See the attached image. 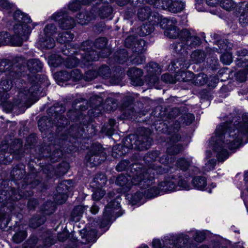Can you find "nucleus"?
<instances>
[{
  "instance_id": "obj_3",
  "label": "nucleus",
  "mask_w": 248,
  "mask_h": 248,
  "mask_svg": "<svg viewBox=\"0 0 248 248\" xmlns=\"http://www.w3.org/2000/svg\"><path fill=\"white\" fill-rule=\"evenodd\" d=\"M14 19L17 22L14 26V34L11 37L7 32H1L0 46L9 44L16 46H21L23 42L28 39L32 30L36 25L32 22L30 16L20 11L15 12Z\"/></svg>"
},
{
  "instance_id": "obj_8",
  "label": "nucleus",
  "mask_w": 248,
  "mask_h": 248,
  "mask_svg": "<svg viewBox=\"0 0 248 248\" xmlns=\"http://www.w3.org/2000/svg\"><path fill=\"white\" fill-rule=\"evenodd\" d=\"M180 42H175L171 45V48L178 54L183 55L187 54V49L199 46L201 43L200 38L188 30L185 29L182 30L180 34Z\"/></svg>"
},
{
  "instance_id": "obj_28",
  "label": "nucleus",
  "mask_w": 248,
  "mask_h": 248,
  "mask_svg": "<svg viewBox=\"0 0 248 248\" xmlns=\"http://www.w3.org/2000/svg\"><path fill=\"white\" fill-rule=\"evenodd\" d=\"M94 18L92 14L88 12H83L79 13L77 16V22L81 25L87 24L92 19Z\"/></svg>"
},
{
  "instance_id": "obj_62",
  "label": "nucleus",
  "mask_w": 248,
  "mask_h": 248,
  "mask_svg": "<svg viewBox=\"0 0 248 248\" xmlns=\"http://www.w3.org/2000/svg\"><path fill=\"white\" fill-rule=\"evenodd\" d=\"M236 55L239 58H237L236 62L239 59L243 58L244 61H248V50L246 49H241L236 51Z\"/></svg>"
},
{
  "instance_id": "obj_19",
  "label": "nucleus",
  "mask_w": 248,
  "mask_h": 248,
  "mask_svg": "<svg viewBox=\"0 0 248 248\" xmlns=\"http://www.w3.org/2000/svg\"><path fill=\"white\" fill-rule=\"evenodd\" d=\"M180 139L181 136L178 133H175L170 137L167 149V153L170 155L173 156L183 151V145L180 143H177Z\"/></svg>"
},
{
  "instance_id": "obj_4",
  "label": "nucleus",
  "mask_w": 248,
  "mask_h": 248,
  "mask_svg": "<svg viewBox=\"0 0 248 248\" xmlns=\"http://www.w3.org/2000/svg\"><path fill=\"white\" fill-rule=\"evenodd\" d=\"M140 132L141 134L140 135L131 134L126 137L124 144L118 146L117 149H118V152H115L113 148L112 156L118 157L124 155L128 153L130 149H132L139 150L149 149L152 142V139L149 137L150 131L148 129L141 128Z\"/></svg>"
},
{
  "instance_id": "obj_43",
  "label": "nucleus",
  "mask_w": 248,
  "mask_h": 248,
  "mask_svg": "<svg viewBox=\"0 0 248 248\" xmlns=\"http://www.w3.org/2000/svg\"><path fill=\"white\" fill-rule=\"evenodd\" d=\"M190 164V161L185 158L178 159L176 163L177 167L184 171H186L188 169Z\"/></svg>"
},
{
  "instance_id": "obj_54",
  "label": "nucleus",
  "mask_w": 248,
  "mask_h": 248,
  "mask_svg": "<svg viewBox=\"0 0 248 248\" xmlns=\"http://www.w3.org/2000/svg\"><path fill=\"white\" fill-rule=\"evenodd\" d=\"M172 170H174V169H173L172 166H169V168H162V167H157L155 170H156V174H162L163 173L170 172V174H174L175 172L180 173V170H178V172H177V170L173 171Z\"/></svg>"
},
{
  "instance_id": "obj_35",
  "label": "nucleus",
  "mask_w": 248,
  "mask_h": 248,
  "mask_svg": "<svg viewBox=\"0 0 248 248\" xmlns=\"http://www.w3.org/2000/svg\"><path fill=\"white\" fill-rule=\"evenodd\" d=\"M112 13V8L108 3L104 4L101 6L99 11L98 14L101 18H105L109 17Z\"/></svg>"
},
{
  "instance_id": "obj_45",
  "label": "nucleus",
  "mask_w": 248,
  "mask_h": 248,
  "mask_svg": "<svg viewBox=\"0 0 248 248\" xmlns=\"http://www.w3.org/2000/svg\"><path fill=\"white\" fill-rule=\"evenodd\" d=\"M97 73H98V76L99 75L104 78L110 77L111 75L109 67L106 65H103L101 66Z\"/></svg>"
},
{
  "instance_id": "obj_6",
  "label": "nucleus",
  "mask_w": 248,
  "mask_h": 248,
  "mask_svg": "<svg viewBox=\"0 0 248 248\" xmlns=\"http://www.w3.org/2000/svg\"><path fill=\"white\" fill-rule=\"evenodd\" d=\"M107 39L105 37L97 39L94 46L100 51L97 52L93 49V43L90 41H86L82 43L81 47L80 55L82 56L83 62L96 61L99 57L105 58L111 53L110 49L107 46Z\"/></svg>"
},
{
  "instance_id": "obj_11",
  "label": "nucleus",
  "mask_w": 248,
  "mask_h": 248,
  "mask_svg": "<svg viewBox=\"0 0 248 248\" xmlns=\"http://www.w3.org/2000/svg\"><path fill=\"white\" fill-rule=\"evenodd\" d=\"M120 196L118 195L116 196L114 200L111 201L105 207L103 213V218L99 223L101 228H104L108 224L112 214L115 210L120 208Z\"/></svg>"
},
{
  "instance_id": "obj_52",
  "label": "nucleus",
  "mask_w": 248,
  "mask_h": 248,
  "mask_svg": "<svg viewBox=\"0 0 248 248\" xmlns=\"http://www.w3.org/2000/svg\"><path fill=\"white\" fill-rule=\"evenodd\" d=\"M57 28L53 24H47L44 29V33L46 36L53 35L56 32Z\"/></svg>"
},
{
  "instance_id": "obj_23",
  "label": "nucleus",
  "mask_w": 248,
  "mask_h": 248,
  "mask_svg": "<svg viewBox=\"0 0 248 248\" xmlns=\"http://www.w3.org/2000/svg\"><path fill=\"white\" fill-rule=\"evenodd\" d=\"M83 100H84L83 98H80L77 99L74 101L72 104V107L73 108L75 109V110H71L67 112V116L71 120L74 121L77 118L79 114V111L78 109H79L80 111H84L88 108L87 106L81 105L78 106V108H77V104L78 103L82 102Z\"/></svg>"
},
{
  "instance_id": "obj_58",
  "label": "nucleus",
  "mask_w": 248,
  "mask_h": 248,
  "mask_svg": "<svg viewBox=\"0 0 248 248\" xmlns=\"http://www.w3.org/2000/svg\"><path fill=\"white\" fill-rule=\"evenodd\" d=\"M68 169V165L67 163H63L60 165L57 170H55L57 176L63 175L66 173Z\"/></svg>"
},
{
  "instance_id": "obj_56",
  "label": "nucleus",
  "mask_w": 248,
  "mask_h": 248,
  "mask_svg": "<svg viewBox=\"0 0 248 248\" xmlns=\"http://www.w3.org/2000/svg\"><path fill=\"white\" fill-rule=\"evenodd\" d=\"M156 4V8L162 9H168L170 11V7L171 0H160Z\"/></svg>"
},
{
  "instance_id": "obj_41",
  "label": "nucleus",
  "mask_w": 248,
  "mask_h": 248,
  "mask_svg": "<svg viewBox=\"0 0 248 248\" xmlns=\"http://www.w3.org/2000/svg\"><path fill=\"white\" fill-rule=\"evenodd\" d=\"M154 31V27L150 24H143L140 28L139 32L140 36H146L150 34Z\"/></svg>"
},
{
  "instance_id": "obj_39",
  "label": "nucleus",
  "mask_w": 248,
  "mask_h": 248,
  "mask_svg": "<svg viewBox=\"0 0 248 248\" xmlns=\"http://www.w3.org/2000/svg\"><path fill=\"white\" fill-rule=\"evenodd\" d=\"M27 236V233L25 230H21L16 232L13 236L12 240L15 243L19 244L23 241Z\"/></svg>"
},
{
  "instance_id": "obj_10",
  "label": "nucleus",
  "mask_w": 248,
  "mask_h": 248,
  "mask_svg": "<svg viewBox=\"0 0 248 248\" xmlns=\"http://www.w3.org/2000/svg\"><path fill=\"white\" fill-rule=\"evenodd\" d=\"M177 23L176 19L174 17L164 18L161 20L160 26L162 29H165L164 33L165 36L171 39L180 38L182 30L180 31L176 27Z\"/></svg>"
},
{
  "instance_id": "obj_37",
  "label": "nucleus",
  "mask_w": 248,
  "mask_h": 248,
  "mask_svg": "<svg viewBox=\"0 0 248 248\" xmlns=\"http://www.w3.org/2000/svg\"><path fill=\"white\" fill-rule=\"evenodd\" d=\"M147 47V44L144 40L138 39L136 40V43L133 48V51L142 53L146 50Z\"/></svg>"
},
{
  "instance_id": "obj_38",
  "label": "nucleus",
  "mask_w": 248,
  "mask_h": 248,
  "mask_svg": "<svg viewBox=\"0 0 248 248\" xmlns=\"http://www.w3.org/2000/svg\"><path fill=\"white\" fill-rule=\"evenodd\" d=\"M41 46L46 49H51L54 47L55 43L54 39L50 36H46L45 38L40 40Z\"/></svg>"
},
{
  "instance_id": "obj_5",
  "label": "nucleus",
  "mask_w": 248,
  "mask_h": 248,
  "mask_svg": "<svg viewBox=\"0 0 248 248\" xmlns=\"http://www.w3.org/2000/svg\"><path fill=\"white\" fill-rule=\"evenodd\" d=\"M34 175L29 174L24 178L23 181L26 183L22 184L23 190L14 189L11 188L10 190H0V202L3 203L4 206L7 207L10 210L15 207L13 202L24 198H27L33 195V192L31 190H24L26 186H29L30 188H33L37 186L39 182L37 180H32Z\"/></svg>"
},
{
  "instance_id": "obj_44",
  "label": "nucleus",
  "mask_w": 248,
  "mask_h": 248,
  "mask_svg": "<svg viewBox=\"0 0 248 248\" xmlns=\"http://www.w3.org/2000/svg\"><path fill=\"white\" fill-rule=\"evenodd\" d=\"M239 22L243 26L248 25V3H245L244 11L239 17Z\"/></svg>"
},
{
  "instance_id": "obj_53",
  "label": "nucleus",
  "mask_w": 248,
  "mask_h": 248,
  "mask_svg": "<svg viewBox=\"0 0 248 248\" xmlns=\"http://www.w3.org/2000/svg\"><path fill=\"white\" fill-rule=\"evenodd\" d=\"M12 66L11 62L7 59L0 60V72L10 71Z\"/></svg>"
},
{
  "instance_id": "obj_55",
  "label": "nucleus",
  "mask_w": 248,
  "mask_h": 248,
  "mask_svg": "<svg viewBox=\"0 0 248 248\" xmlns=\"http://www.w3.org/2000/svg\"><path fill=\"white\" fill-rule=\"evenodd\" d=\"M195 117L191 113H186L183 115L181 118V121L186 125H189L194 120Z\"/></svg>"
},
{
  "instance_id": "obj_7",
  "label": "nucleus",
  "mask_w": 248,
  "mask_h": 248,
  "mask_svg": "<svg viewBox=\"0 0 248 248\" xmlns=\"http://www.w3.org/2000/svg\"><path fill=\"white\" fill-rule=\"evenodd\" d=\"M135 173L132 171L133 174L127 176L120 175L116 179V184L121 186V191L125 193L130 190L133 186H137L139 187H145L149 186L153 182L152 178L145 180V176L141 173V171L135 170ZM152 176L151 178H152Z\"/></svg>"
},
{
  "instance_id": "obj_1",
  "label": "nucleus",
  "mask_w": 248,
  "mask_h": 248,
  "mask_svg": "<svg viewBox=\"0 0 248 248\" xmlns=\"http://www.w3.org/2000/svg\"><path fill=\"white\" fill-rule=\"evenodd\" d=\"M222 120L224 122L216 129L217 139L214 146L217 159L221 162L229 156L228 149L238 147L245 138L248 141V113H243L242 119L231 114L222 118Z\"/></svg>"
},
{
  "instance_id": "obj_21",
  "label": "nucleus",
  "mask_w": 248,
  "mask_h": 248,
  "mask_svg": "<svg viewBox=\"0 0 248 248\" xmlns=\"http://www.w3.org/2000/svg\"><path fill=\"white\" fill-rule=\"evenodd\" d=\"M127 74L129 77L131 84L134 86H142L144 84V81L141 77L143 72L141 69L132 67L128 69Z\"/></svg>"
},
{
  "instance_id": "obj_31",
  "label": "nucleus",
  "mask_w": 248,
  "mask_h": 248,
  "mask_svg": "<svg viewBox=\"0 0 248 248\" xmlns=\"http://www.w3.org/2000/svg\"><path fill=\"white\" fill-rule=\"evenodd\" d=\"M88 206L78 205L75 207L71 213V217L74 221H77L79 220L84 212L87 209Z\"/></svg>"
},
{
  "instance_id": "obj_51",
  "label": "nucleus",
  "mask_w": 248,
  "mask_h": 248,
  "mask_svg": "<svg viewBox=\"0 0 248 248\" xmlns=\"http://www.w3.org/2000/svg\"><path fill=\"white\" fill-rule=\"evenodd\" d=\"M70 74V81L73 82H77L79 81L83 77L82 74L80 71L77 69H74L71 72H69Z\"/></svg>"
},
{
  "instance_id": "obj_13",
  "label": "nucleus",
  "mask_w": 248,
  "mask_h": 248,
  "mask_svg": "<svg viewBox=\"0 0 248 248\" xmlns=\"http://www.w3.org/2000/svg\"><path fill=\"white\" fill-rule=\"evenodd\" d=\"M72 185L73 182L71 180H64L59 183L56 189L57 193L54 196L55 202L57 204H62L66 202L68 197L67 192Z\"/></svg>"
},
{
  "instance_id": "obj_24",
  "label": "nucleus",
  "mask_w": 248,
  "mask_h": 248,
  "mask_svg": "<svg viewBox=\"0 0 248 248\" xmlns=\"http://www.w3.org/2000/svg\"><path fill=\"white\" fill-rule=\"evenodd\" d=\"M27 64L29 70L32 73L41 71L43 66L42 62L37 59L29 60Z\"/></svg>"
},
{
  "instance_id": "obj_15",
  "label": "nucleus",
  "mask_w": 248,
  "mask_h": 248,
  "mask_svg": "<svg viewBox=\"0 0 248 248\" xmlns=\"http://www.w3.org/2000/svg\"><path fill=\"white\" fill-rule=\"evenodd\" d=\"M189 236L185 234L173 235L171 239H165L164 247L170 248L171 246H175L178 248H186L188 244Z\"/></svg>"
},
{
  "instance_id": "obj_36",
  "label": "nucleus",
  "mask_w": 248,
  "mask_h": 248,
  "mask_svg": "<svg viewBox=\"0 0 248 248\" xmlns=\"http://www.w3.org/2000/svg\"><path fill=\"white\" fill-rule=\"evenodd\" d=\"M46 220L45 216L34 217L31 219L29 222V226L31 228L35 229L44 224Z\"/></svg>"
},
{
  "instance_id": "obj_34",
  "label": "nucleus",
  "mask_w": 248,
  "mask_h": 248,
  "mask_svg": "<svg viewBox=\"0 0 248 248\" xmlns=\"http://www.w3.org/2000/svg\"><path fill=\"white\" fill-rule=\"evenodd\" d=\"M74 35L70 31H64L59 34L57 41L61 44L68 43L73 40Z\"/></svg>"
},
{
  "instance_id": "obj_33",
  "label": "nucleus",
  "mask_w": 248,
  "mask_h": 248,
  "mask_svg": "<svg viewBox=\"0 0 248 248\" xmlns=\"http://www.w3.org/2000/svg\"><path fill=\"white\" fill-rule=\"evenodd\" d=\"M170 7V12L172 13H178L182 11L185 8V3L179 0H171Z\"/></svg>"
},
{
  "instance_id": "obj_12",
  "label": "nucleus",
  "mask_w": 248,
  "mask_h": 248,
  "mask_svg": "<svg viewBox=\"0 0 248 248\" xmlns=\"http://www.w3.org/2000/svg\"><path fill=\"white\" fill-rule=\"evenodd\" d=\"M154 170H155L154 168H152V167L147 170V173H149V175H144L145 180L147 179H149V178H151V176L153 180L152 183L149 186L145 187H140V189H145L144 190V197L146 198L151 199L154 198L155 197L159 195L162 194L164 192L160 188L159 184L157 186H152V185L154 183V178H155V172H152Z\"/></svg>"
},
{
  "instance_id": "obj_16",
  "label": "nucleus",
  "mask_w": 248,
  "mask_h": 248,
  "mask_svg": "<svg viewBox=\"0 0 248 248\" xmlns=\"http://www.w3.org/2000/svg\"><path fill=\"white\" fill-rule=\"evenodd\" d=\"M145 69L147 72L146 80L152 84L157 83L158 80V76L161 73L160 66L157 63L151 62L146 66Z\"/></svg>"
},
{
  "instance_id": "obj_27",
  "label": "nucleus",
  "mask_w": 248,
  "mask_h": 248,
  "mask_svg": "<svg viewBox=\"0 0 248 248\" xmlns=\"http://www.w3.org/2000/svg\"><path fill=\"white\" fill-rule=\"evenodd\" d=\"M206 57L205 52L201 50H195L190 56L191 61L195 63L203 62L205 61Z\"/></svg>"
},
{
  "instance_id": "obj_63",
  "label": "nucleus",
  "mask_w": 248,
  "mask_h": 248,
  "mask_svg": "<svg viewBox=\"0 0 248 248\" xmlns=\"http://www.w3.org/2000/svg\"><path fill=\"white\" fill-rule=\"evenodd\" d=\"M105 194V190L102 189H97L93 192L92 198L94 201H99L104 196Z\"/></svg>"
},
{
  "instance_id": "obj_48",
  "label": "nucleus",
  "mask_w": 248,
  "mask_h": 248,
  "mask_svg": "<svg viewBox=\"0 0 248 248\" xmlns=\"http://www.w3.org/2000/svg\"><path fill=\"white\" fill-rule=\"evenodd\" d=\"M57 80L60 82L70 81V74L67 71H61L56 74Z\"/></svg>"
},
{
  "instance_id": "obj_40",
  "label": "nucleus",
  "mask_w": 248,
  "mask_h": 248,
  "mask_svg": "<svg viewBox=\"0 0 248 248\" xmlns=\"http://www.w3.org/2000/svg\"><path fill=\"white\" fill-rule=\"evenodd\" d=\"M96 235L97 232L95 230H90L87 232V234L82 236V238L83 239H85V241L82 242V243H88L95 242Z\"/></svg>"
},
{
  "instance_id": "obj_30",
  "label": "nucleus",
  "mask_w": 248,
  "mask_h": 248,
  "mask_svg": "<svg viewBox=\"0 0 248 248\" xmlns=\"http://www.w3.org/2000/svg\"><path fill=\"white\" fill-rule=\"evenodd\" d=\"M192 184L195 188L203 190L207 185L206 179L203 176L195 177L192 181Z\"/></svg>"
},
{
  "instance_id": "obj_49",
  "label": "nucleus",
  "mask_w": 248,
  "mask_h": 248,
  "mask_svg": "<svg viewBox=\"0 0 248 248\" xmlns=\"http://www.w3.org/2000/svg\"><path fill=\"white\" fill-rule=\"evenodd\" d=\"M219 5L224 9L230 11L234 8V3L232 0H220Z\"/></svg>"
},
{
  "instance_id": "obj_29",
  "label": "nucleus",
  "mask_w": 248,
  "mask_h": 248,
  "mask_svg": "<svg viewBox=\"0 0 248 248\" xmlns=\"http://www.w3.org/2000/svg\"><path fill=\"white\" fill-rule=\"evenodd\" d=\"M50 149L55 148V150L52 153H49L48 155H46V156H48L50 158V160L55 162L57 161L61 157H62L63 155V150H64V147H62L63 150L54 147V145H50L48 147Z\"/></svg>"
},
{
  "instance_id": "obj_59",
  "label": "nucleus",
  "mask_w": 248,
  "mask_h": 248,
  "mask_svg": "<svg viewBox=\"0 0 248 248\" xmlns=\"http://www.w3.org/2000/svg\"><path fill=\"white\" fill-rule=\"evenodd\" d=\"M171 66L174 70H175L176 68L187 69L189 66V64L188 62L186 63L185 62H184V63H183L182 60H177L176 62H172Z\"/></svg>"
},
{
  "instance_id": "obj_25",
  "label": "nucleus",
  "mask_w": 248,
  "mask_h": 248,
  "mask_svg": "<svg viewBox=\"0 0 248 248\" xmlns=\"http://www.w3.org/2000/svg\"><path fill=\"white\" fill-rule=\"evenodd\" d=\"M79 51V53L78 54V56H79L80 58L77 57H68L66 59V60L63 62L64 65L65 67L69 68H72L77 66L79 63L80 59H81V62L83 63L85 65H88L89 64L87 63L89 62H83L81 57L82 56L80 55V52H83V51H80V50Z\"/></svg>"
},
{
  "instance_id": "obj_17",
  "label": "nucleus",
  "mask_w": 248,
  "mask_h": 248,
  "mask_svg": "<svg viewBox=\"0 0 248 248\" xmlns=\"http://www.w3.org/2000/svg\"><path fill=\"white\" fill-rule=\"evenodd\" d=\"M53 19L59 22V26L62 29H70L75 25L74 19L63 12H60L53 15Z\"/></svg>"
},
{
  "instance_id": "obj_14",
  "label": "nucleus",
  "mask_w": 248,
  "mask_h": 248,
  "mask_svg": "<svg viewBox=\"0 0 248 248\" xmlns=\"http://www.w3.org/2000/svg\"><path fill=\"white\" fill-rule=\"evenodd\" d=\"M101 155H103V151L101 145L96 144H93L91 150L86 156V160L90 163L92 167L98 165L105 158L103 155V158L101 159Z\"/></svg>"
},
{
  "instance_id": "obj_26",
  "label": "nucleus",
  "mask_w": 248,
  "mask_h": 248,
  "mask_svg": "<svg viewBox=\"0 0 248 248\" xmlns=\"http://www.w3.org/2000/svg\"><path fill=\"white\" fill-rule=\"evenodd\" d=\"M25 173V166L23 164L16 166L11 172V176L14 181L21 180Z\"/></svg>"
},
{
  "instance_id": "obj_46",
  "label": "nucleus",
  "mask_w": 248,
  "mask_h": 248,
  "mask_svg": "<svg viewBox=\"0 0 248 248\" xmlns=\"http://www.w3.org/2000/svg\"><path fill=\"white\" fill-rule=\"evenodd\" d=\"M116 56L118 57L117 58V62L119 63L122 64L127 61L128 55L125 50L122 49L119 52H117Z\"/></svg>"
},
{
  "instance_id": "obj_50",
  "label": "nucleus",
  "mask_w": 248,
  "mask_h": 248,
  "mask_svg": "<svg viewBox=\"0 0 248 248\" xmlns=\"http://www.w3.org/2000/svg\"><path fill=\"white\" fill-rule=\"evenodd\" d=\"M174 157L170 155L166 152V154L163 155L161 157H160L159 159V162L163 164L166 165H169L167 168H169V166H171L170 164L173 161Z\"/></svg>"
},
{
  "instance_id": "obj_42",
  "label": "nucleus",
  "mask_w": 248,
  "mask_h": 248,
  "mask_svg": "<svg viewBox=\"0 0 248 248\" xmlns=\"http://www.w3.org/2000/svg\"><path fill=\"white\" fill-rule=\"evenodd\" d=\"M133 52V57L134 58L131 59L132 64L139 65L145 62V58L142 53L136 51Z\"/></svg>"
},
{
  "instance_id": "obj_60",
  "label": "nucleus",
  "mask_w": 248,
  "mask_h": 248,
  "mask_svg": "<svg viewBox=\"0 0 248 248\" xmlns=\"http://www.w3.org/2000/svg\"><path fill=\"white\" fill-rule=\"evenodd\" d=\"M98 76V73L95 70H89L87 71L83 77L86 81H91L95 78Z\"/></svg>"
},
{
  "instance_id": "obj_2",
  "label": "nucleus",
  "mask_w": 248,
  "mask_h": 248,
  "mask_svg": "<svg viewBox=\"0 0 248 248\" xmlns=\"http://www.w3.org/2000/svg\"><path fill=\"white\" fill-rule=\"evenodd\" d=\"M19 74L14 71H9L5 77H2L0 82V92L10 91L13 86V82H14L16 87L19 89L17 96L14 99V103L16 106H23L32 97L35 96L40 91L41 88L40 84L37 83H31V85L28 89L27 83L23 79L19 78Z\"/></svg>"
},
{
  "instance_id": "obj_61",
  "label": "nucleus",
  "mask_w": 248,
  "mask_h": 248,
  "mask_svg": "<svg viewBox=\"0 0 248 248\" xmlns=\"http://www.w3.org/2000/svg\"><path fill=\"white\" fill-rule=\"evenodd\" d=\"M220 61L225 64H230L232 61V54L229 53L223 54L220 57Z\"/></svg>"
},
{
  "instance_id": "obj_22",
  "label": "nucleus",
  "mask_w": 248,
  "mask_h": 248,
  "mask_svg": "<svg viewBox=\"0 0 248 248\" xmlns=\"http://www.w3.org/2000/svg\"><path fill=\"white\" fill-rule=\"evenodd\" d=\"M159 154L157 151H152L148 153L144 157V159L145 161L148 162V163L151 162L149 165V167L147 169H143L141 170H138L139 171H141V173L144 175H149V173H147V170L150 168H154L156 169L157 167H160V166H156L154 163H152V162L155 161L157 158ZM155 172V174H156V170H154L152 172Z\"/></svg>"
},
{
  "instance_id": "obj_64",
  "label": "nucleus",
  "mask_w": 248,
  "mask_h": 248,
  "mask_svg": "<svg viewBox=\"0 0 248 248\" xmlns=\"http://www.w3.org/2000/svg\"><path fill=\"white\" fill-rule=\"evenodd\" d=\"M137 39H136V38L134 36H128L125 40V46L128 48H132V49H133V48L135 46V44L136 43Z\"/></svg>"
},
{
  "instance_id": "obj_20",
  "label": "nucleus",
  "mask_w": 248,
  "mask_h": 248,
  "mask_svg": "<svg viewBox=\"0 0 248 248\" xmlns=\"http://www.w3.org/2000/svg\"><path fill=\"white\" fill-rule=\"evenodd\" d=\"M50 110L54 111L53 123L57 127H64L68 124L67 119L62 114L65 111V108L62 106H54Z\"/></svg>"
},
{
  "instance_id": "obj_47",
  "label": "nucleus",
  "mask_w": 248,
  "mask_h": 248,
  "mask_svg": "<svg viewBox=\"0 0 248 248\" xmlns=\"http://www.w3.org/2000/svg\"><path fill=\"white\" fill-rule=\"evenodd\" d=\"M42 211L46 215H50L54 212L55 208L54 204L51 202H48L41 209Z\"/></svg>"
},
{
  "instance_id": "obj_32",
  "label": "nucleus",
  "mask_w": 248,
  "mask_h": 248,
  "mask_svg": "<svg viewBox=\"0 0 248 248\" xmlns=\"http://www.w3.org/2000/svg\"><path fill=\"white\" fill-rule=\"evenodd\" d=\"M152 11L151 8L148 6H144L139 9L138 11V17L140 20L148 19L151 15Z\"/></svg>"
},
{
  "instance_id": "obj_18",
  "label": "nucleus",
  "mask_w": 248,
  "mask_h": 248,
  "mask_svg": "<svg viewBox=\"0 0 248 248\" xmlns=\"http://www.w3.org/2000/svg\"><path fill=\"white\" fill-rule=\"evenodd\" d=\"M191 72H182L181 76L182 80L186 82L191 79L193 78L192 83L197 86H202L207 83V76L204 73H200L195 75Z\"/></svg>"
},
{
  "instance_id": "obj_57",
  "label": "nucleus",
  "mask_w": 248,
  "mask_h": 248,
  "mask_svg": "<svg viewBox=\"0 0 248 248\" xmlns=\"http://www.w3.org/2000/svg\"><path fill=\"white\" fill-rule=\"evenodd\" d=\"M94 181L98 184L100 186H104L107 182L106 176L102 173H97L95 178H94Z\"/></svg>"
},
{
  "instance_id": "obj_9",
  "label": "nucleus",
  "mask_w": 248,
  "mask_h": 248,
  "mask_svg": "<svg viewBox=\"0 0 248 248\" xmlns=\"http://www.w3.org/2000/svg\"><path fill=\"white\" fill-rule=\"evenodd\" d=\"M160 188L163 192H172L179 189L188 190L189 184L183 179L182 175L175 172L174 174H168L163 181L159 183Z\"/></svg>"
}]
</instances>
